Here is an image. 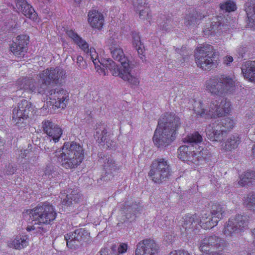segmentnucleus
<instances>
[{"label":"nucleus","mask_w":255,"mask_h":255,"mask_svg":"<svg viewBox=\"0 0 255 255\" xmlns=\"http://www.w3.org/2000/svg\"><path fill=\"white\" fill-rule=\"evenodd\" d=\"M114 178V174L111 172L106 171L104 175L97 180L99 185H104L108 181L112 180Z\"/></svg>","instance_id":"ea45409f"},{"label":"nucleus","mask_w":255,"mask_h":255,"mask_svg":"<svg viewBox=\"0 0 255 255\" xmlns=\"http://www.w3.org/2000/svg\"><path fill=\"white\" fill-rule=\"evenodd\" d=\"M33 108L31 103L26 100H22L18 103L17 107L13 110L12 120L15 124L23 123L29 117L30 112Z\"/></svg>","instance_id":"f8f14e48"},{"label":"nucleus","mask_w":255,"mask_h":255,"mask_svg":"<svg viewBox=\"0 0 255 255\" xmlns=\"http://www.w3.org/2000/svg\"><path fill=\"white\" fill-rule=\"evenodd\" d=\"M128 248V245L126 244H121L118 248V253L119 254H123L125 253Z\"/></svg>","instance_id":"8fccbe9b"},{"label":"nucleus","mask_w":255,"mask_h":255,"mask_svg":"<svg viewBox=\"0 0 255 255\" xmlns=\"http://www.w3.org/2000/svg\"><path fill=\"white\" fill-rule=\"evenodd\" d=\"M77 64L80 69H83L86 68V62L84 61L83 58L81 56H78L77 57Z\"/></svg>","instance_id":"49530a36"},{"label":"nucleus","mask_w":255,"mask_h":255,"mask_svg":"<svg viewBox=\"0 0 255 255\" xmlns=\"http://www.w3.org/2000/svg\"><path fill=\"white\" fill-rule=\"evenodd\" d=\"M203 140L202 136L198 132H194L193 133L189 134L183 139L184 142H187L194 146V145H197L201 143Z\"/></svg>","instance_id":"f704fd0d"},{"label":"nucleus","mask_w":255,"mask_h":255,"mask_svg":"<svg viewBox=\"0 0 255 255\" xmlns=\"http://www.w3.org/2000/svg\"><path fill=\"white\" fill-rule=\"evenodd\" d=\"M113 58L121 64L120 68H123L124 69L128 70V73L129 75H134L132 71V68L129 64V60L127 57L123 52V49L121 47L117 48H113L110 50Z\"/></svg>","instance_id":"aec40b11"},{"label":"nucleus","mask_w":255,"mask_h":255,"mask_svg":"<svg viewBox=\"0 0 255 255\" xmlns=\"http://www.w3.org/2000/svg\"><path fill=\"white\" fill-rule=\"evenodd\" d=\"M255 181V172L248 171L241 175L238 183L240 186L249 185Z\"/></svg>","instance_id":"473e14b6"},{"label":"nucleus","mask_w":255,"mask_h":255,"mask_svg":"<svg viewBox=\"0 0 255 255\" xmlns=\"http://www.w3.org/2000/svg\"><path fill=\"white\" fill-rule=\"evenodd\" d=\"M48 95L50 102L57 108H64L69 100V94L66 90L59 88L51 90Z\"/></svg>","instance_id":"4468645a"},{"label":"nucleus","mask_w":255,"mask_h":255,"mask_svg":"<svg viewBox=\"0 0 255 255\" xmlns=\"http://www.w3.org/2000/svg\"><path fill=\"white\" fill-rule=\"evenodd\" d=\"M20 152V153H19V155L20 157H21V158H24L25 157H26V156L28 154L29 151L27 149H25L23 150H21Z\"/></svg>","instance_id":"5fc2aeb1"},{"label":"nucleus","mask_w":255,"mask_h":255,"mask_svg":"<svg viewBox=\"0 0 255 255\" xmlns=\"http://www.w3.org/2000/svg\"><path fill=\"white\" fill-rule=\"evenodd\" d=\"M242 72L246 79L255 82V62L248 61L246 62L242 67Z\"/></svg>","instance_id":"cd10ccee"},{"label":"nucleus","mask_w":255,"mask_h":255,"mask_svg":"<svg viewBox=\"0 0 255 255\" xmlns=\"http://www.w3.org/2000/svg\"><path fill=\"white\" fill-rule=\"evenodd\" d=\"M204 3L208 2L210 1V0H202Z\"/></svg>","instance_id":"0e129e2a"},{"label":"nucleus","mask_w":255,"mask_h":255,"mask_svg":"<svg viewBox=\"0 0 255 255\" xmlns=\"http://www.w3.org/2000/svg\"><path fill=\"white\" fill-rule=\"evenodd\" d=\"M46 224H35L33 226H28L26 228V230L28 232L34 231V233L39 234L40 235H44L47 233L49 230V227H44Z\"/></svg>","instance_id":"c9c22d12"},{"label":"nucleus","mask_w":255,"mask_h":255,"mask_svg":"<svg viewBox=\"0 0 255 255\" xmlns=\"http://www.w3.org/2000/svg\"><path fill=\"white\" fill-rule=\"evenodd\" d=\"M209 255H224L223 254H220L218 252H211V253H209Z\"/></svg>","instance_id":"13d9d810"},{"label":"nucleus","mask_w":255,"mask_h":255,"mask_svg":"<svg viewBox=\"0 0 255 255\" xmlns=\"http://www.w3.org/2000/svg\"><path fill=\"white\" fill-rule=\"evenodd\" d=\"M29 244L27 235H19L8 243V246L15 250H20L26 247Z\"/></svg>","instance_id":"a878e982"},{"label":"nucleus","mask_w":255,"mask_h":255,"mask_svg":"<svg viewBox=\"0 0 255 255\" xmlns=\"http://www.w3.org/2000/svg\"><path fill=\"white\" fill-rule=\"evenodd\" d=\"M28 36L25 34H22L17 36L15 41L13 43L20 45L22 47H26L28 43Z\"/></svg>","instance_id":"a19ab883"},{"label":"nucleus","mask_w":255,"mask_h":255,"mask_svg":"<svg viewBox=\"0 0 255 255\" xmlns=\"http://www.w3.org/2000/svg\"><path fill=\"white\" fill-rule=\"evenodd\" d=\"M233 61V58L231 56H226L224 58L223 63L226 66H229Z\"/></svg>","instance_id":"3c124183"},{"label":"nucleus","mask_w":255,"mask_h":255,"mask_svg":"<svg viewBox=\"0 0 255 255\" xmlns=\"http://www.w3.org/2000/svg\"><path fill=\"white\" fill-rule=\"evenodd\" d=\"M204 17V15H198L197 12L189 13L185 17V24L189 27H193L198 23L200 19Z\"/></svg>","instance_id":"72a5a7b5"},{"label":"nucleus","mask_w":255,"mask_h":255,"mask_svg":"<svg viewBox=\"0 0 255 255\" xmlns=\"http://www.w3.org/2000/svg\"><path fill=\"white\" fill-rule=\"evenodd\" d=\"M107 43L109 47L110 50L113 49L112 48L114 49L120 47L119 45V41L118 39L116 37V35H113L110 37V38L108 39Z\"/></svg>","instance_id":"37998d69"},{"label":"nucleus","mask_w":255,"mask_h":255,"mask_svg":"<svg viewBox=\"0 0 255 255\" xmlns=\"http://www.w3.org/2000/svg\"><path fill=\"white\" fill-rule=\"evenodd\" d=\"M178 157L183 161H187L189 164L197 165L199 162L203 160V151L195 152L192 151L191 147L182 145L178 148Z\"/></svg>","instance_id":"ddd939ff"},{"label":"nucleus","mask_w":255,"mask_h":255,"mask_svg":"<svg viewBox=\"0 0 255 255\" xmlns=\"http://www.w3.org/2000/svg\"><path fill=\"white\" fill-rule=\"evenodd\" d=\"M181 125L179 118L173 113H166L158 120L153 141L159 148H164L174 139L175 131Z\"/></svg>","instance_id":"7ed1b4c3"},{"label":"nucleus","mask_w":255,"mask_h":255,"mask_svg":"<svg viewBox=\"0 0 255 255\" xmlns=\"http://www.w3.org/2000/svg\"><path fill=\"white\" fill-rule=\"evenodd\" d=\"M98 255H110L107 249H103L99 252Z\"/></svg>","instance_id":"6e6d98bb"},{"label":"nucleus","mask_w":255,"mask_h":255,"mask_svg":"<svg viewBox=\"0 0 255 255\" xmlns=\"http://www.w3.org/2000/svg\"><path fill=\"white\" fill-rule=\"evenodd\" d=\"M112 250L114 251H116V249H117V247L115 245H113L111 248Z\"/></svg>","instance_id":"680f3d73"},{"label":"nucleus","mask_w":255,"mask_h":255,"mask_svg":"<svg viewBox=\"0 0 255 255\" xmlns=\"http://www.w3.org/2000/svg\"><path fill=\"white\" fill-rule=\"evenodd\" d=\"M224 241L215 235L206 237L201 240L199 249L202 252H207L211 248H219L223 246Z\"/></svg>","instance_id":"6ab92c4d"},{"label":"nucleus","mask_w":255,"mask_h":255,"mask_svg":"<svg viewBox=\"0 0 255 255\" xmlns=\"http://www.w3.org/2000/svg\"><path fill=\"white\" fill-rule=\"evenodd\" d=\"M171 22L170 20H168V21L167 22H165L163 24H160V27L161 29H162L163 30H168L169 28V27H167L168 25H169V24Z\"/></svg>","instance_id":"864d4df0"},{"label":"nucleus","mask_w":255,"mask_h":255,"mask_svg":"<svg viewBox=\"0 0 255 255\" xmlns=\"http://www.w3.org/2000/svg\"><path fill=\"white\" fill-rule=\"evenodd\" d=\"M223 26L224 25H222V23L220 22L219 18L216 17L214 20L211 22L209 30L212 32H214L216 30H219L221 29V27Z\"/></svg>","instance_id":"c03bdc74"},{"label":"nucleus","mask_w":255,"mask_h":255,"mask_svg":"<svg viewBox=\"0 0 255 255\" xmlns=\"http://www.w3.org/2000/svg\"><path fill=\"white\" fill-rule=\"evenodd\" d=\"M16 171V168L12 165L9 164L6 169V172L7 174H13Z\"/></svg>","instance_id":"603ef678"},{"label":"nucleus","mask_w":255,"mask_h":255,"mask_svg":"<svg viewBox=\"0 0 255 255\" xmlns=\"http://www.w3.org/2000/svg\"><path fill=\"white\" fill-rule=\"evenodd\" d=\"M169 255H190L188 252L184 250L174 251L171 252Z\"/></svg>","instance_id":"09e8293b"},{"label":"nucleus","mask_w":255,"mask_h":255,"mask_svg":"<svg viewBox=\"0 0 255 255\" xmlns=\"http://www.w3.org/2000/svg\"><path fill=\"white\" fill-rule=\"evenodd\" d=\"M218 52L210 45L200 46L195 51V61L198 66L203 70H210L215 65Z\"/></svg>","instance_id":"0eeeda50"},{"label":"nucleus","mask_w":255,"mask_h":255,"mask_svg":"<svg viewBox=\"0 0 255 255\" xmlns=\"http://www.w3.org/2000/svg\"><path fill=\"white\" fill-rule=\"evenodd\" d=\"M132 44L134 48L135 49L139 57L141 60L145 58V56L143 55L144 51V47L140 40V37L139 34L136 32L132 33Z\"/></svg>","instance_id":"7c9ffc66"},{"label":"nucleus","mask_w":255,"mask_h":255,"mask_svg":"<svg viewBox=\"0 0 255 255\" xmlns=\"http://www.w3.org/2000/svg\"><path fill=\"white\" fill-rule=\"evenodd\" d=\"M219 125H221L222 128H224L225 130V133L228 130H231L233 128L235 125L234 121L229 118L222 119Z\"/></svg>","instance_id":"58836bf2"},{"label":"nucleus","mask_w":255,"mask_h":255,"mask_svg":"<svg viewBox=\"0 0 255 255\" xmlns=\"http://www.w3.org/2000/svg\"><path fill=\"white\" fill-rule=\"evenodd\" d=\"M167 218V217L164 218V219L165 220V222L164 223H162V219H160L159 220H158V223H157L158 226L159 227H164V226H167L169 225L170 224L171 221H172V220L166 219V218Z\"/></svg>","instance_id":"de8ad7c7"},{"label":"nucleus","mask_w":255,"mask_h":255,"mask_svg":"<svg viewBox=\"0 0 255 255\" xmlns=\"http://www.w3.org/2000/svg\"><path fill=\"white\" fill-rule=\"evenodd\" d=\"M84 157L83 146L79 143L72 141L64 144L62 152L58 156V160L64 168L73 169L81 164Z\"/></svg>","instance_id":"20e7f679"},{"label":"nucleus","mask_w":255,"mask_h":255,"mask_svg":"<svg viewBox=\"0 0 255 255\" xmlns=\"http://www.w3.org/2000/svg\"><path fill=\"white\" fill-rule=\"evenodd\" d=\"M108 128L105 124H98L96 128L94 134L96 141L101 144L106 143L108 148H112L115 146V142L108 138Z\"/></svg>","instance_id":"dca6fc26"},{"label":"nucleus","mask_w":255,"mask_h":255,"mask_svg":"<svg viewBox=\"0 0 255 255\" xmlns=\"http://www.w3.org/2000/svg\"><path fill=\"white\" fill-rule=\"evenodd\" d=\"M226 210V207L221 204H215L212 206L210 215L213 218L212 220L214 223L217 224L219 221L224 218Z\"/></svg>","instance_id":"c756f323"},{"label":"nucleus","mask_w":255,"mask_h":255,"mask_svg":"<svg viewBox=\"0 0 255 255\" xmlns=\"http://www.w3.org/2000/svg\"><path fill=\"white\" fill-rule=\"evenodd\" d=\"M241 142V138L237 134L230 135L222 144V148L225 151H230L238 147Z\"/></svg>","instance_id":"c85d7f7f"},{"label":"nucleus","mask_w":255,"mask_h":255,"mask_svg":"<svg viewBox=\"0 0 255 255\" xmlns=\"http://www.w3.org/2000/svg\"><path fill=\"white\" fill-rule=\"evenodd\" d=\"M10 50L15 56L22 57L27 50V47H22L13 43L10 47Z\"/></svg>","instance_id":"e433bc0d"},{"label":"nucleus","mask_w":255,"mask_h":255,"mask_svg":"<svg viewBox=\"0 0 255 255\" xmlns=\"http://www.w3.org/2000/svg\"><path fill=\"white\" fill-rule=\"evenodd\" d=\"M248 21L247 25L253 30H255V0H250L245 4Z\"/></svg>","instance_id":"393cba45"},{"label":"nucleus","mask_w":255,"mask_h":255,"mask_svg":"<svg viewBox=\"0 0 255 255\" xmlns=\"http://www.w3.org/2000/svg\"><path fill=\"white\" fill-rule=\"evenodd\" d=\"M199 225V218L196 214H186L180 221V225L182 228L181 232L190 233L197 228Z\"/></svg>","instance_id":"a211bd4d"},{"label":"nucleus","mask_w":255,"mask_h":255,"mask_svg":"<svg viewBox=\"0 0 255 255\" xmlns=\"http://www.w3.org/2000/svg\"><path fill=\"white\" fill-rule=\"evenodd\" d=\"M158 251V246L154 241L145 239L136 245L135 255H155Z\"/></svg>","instance_id":"2eb2a0df"},{"label":"nucleus","mask_w":255,"mask_h":255,"mask_svg":"<svg viewBox=\"0 0 255 255\" xmlns=\"http://www.w3.org/2000/svg\"><path fill=\"white\" fill-rule=\"evenodd\" d=\"M67 35L71 38L78 46L87 54L88 57L91 59L97 70L101 69V66L109 69L113 75L119 76L125 81H127L132 86H137L139 83V77L134 75H129L128 70L123 68H119L115 62L110 59H101L100 60L98 55L94 48H89V44L74 30H67Z\"/></svg>","instance_id":"f257e3e1"},{"label":"nucleus","mask_w":255,"mask_h":255,"mask_svg":"<svg viewBox=\"0 0 255 255\" xmlns=\"http://www.w3.org/2000/svg\"><path fill=\"white\" fill-rule=\"evenodd\" d=\"M220 7L222 9L225 10L226 11L230 12L234 11L236 9V5L233 1H228L222 4Z\"/></svg>","instance_id":"79ce46f5"},{"label":"nucleus","mask_w":255,"mask_h":255,"mask_svg":"<svg viewBox=\"0 0 255 255\" xmlns=\"http://www.w3.org/2000/svg\"><path fill=\"white\" fill-rule=\"evenodd\" d=\"M185 48L186 47H182V48L181 49H179V48H176V51H177V52L179 53L181 55H183V54H182L181 52V50H185Z\"/></svg>","instance_id":"4d7b16f0"},{"label":"nucleus","mask_w":255,"mask_h":255,"mask_svg":"<svg viewBox=\"0 0 255 255\" xmlns=\"http://www.w3.org/2000/svg\"><path fill=\"white\" fill-rule=\"evenodd\" d=\"M254 134H255V131H254Z\"/></svg>","instance_id":"69168bd1"},{"label":"nucleus","mask_w":255,"mask_h":255,"mask_svg":"<svg viewBox=\"0 0 255 255\" xmlns=\"http://www.w3.org/2000/svg\"><path fill=\"white\" fill-rule=\"evenodd\" d=\"M246 200L247 205L252 208V210L255 212V192L249 194Z\"/></svg>","instance_id":"a18cd8bd"},{"label":"nucleus","mask_w":255,"mask_h":255,"mask_svg":"<svg viewBox=\"0 0 255 255\" xmlns=\"http://www.w3.org/2000/svg\"><path fill=\"white\" fill-rule=\"evenodd\" d=\"M170 167L164 158H157L150 165L148 176L155 183H160L166 180L170 175Z\"/></svg>","instance_id":"1a4fd4ad"},{"label":"nucleus","mask_w":255,"mask_h":255,"mask_svg":"<svg viewBox=\"0 0 255 255\" xmlns=\"http://www.w3.org/2000/svg\"><path fill=\"white\" fill-rule=\"evenodd\" d=\"M225 129L221 125L213 124L207 127L206 132L208 138L212 141H220L223 139Z\"/></svg>","instance_id":"4be33fe9"},{"label":"nucleus","mask_w":255,"mask_h":255,"mask_svg":"<svg viewBox=\"0 0 255 255\" xmlns=\"http://www.w3.org/2000/svg\"><path fill=\"white\" fill-rule=\"evenodd\" d=\"M61 204L63 205L69 206L73 203H77L81 198V196L77 189H69L64 192L61 193Z\"/></svg>","instance_id":"412c9836"},{"label":"nucleus","mask_w":255,"mask_h":255,"mask_svg":"<svg viewBox=\"0 0 255 255\" xmlns=\"http://www.w3.org/2000/svg\"><path fill=\"white\" fill-rule=\"evenodd\" d=\"M212 219L213 218L210 214H202L199 217V225L204 229H211L217 225L216 223H214Z\"/></svg>","instance_id":"2f4dec72"},{"label":"nucleus","mask_w":255,"mask_h":255,"mask_svg":"<svg viewBox=\"0 0 255 255\" xmlns=\"http://www.w3.org/2000/svg\"><path fill=\"white\" fill-rule=\"evenodd\" d=\"M205 85L211 95L222 97L235 90L236 80L234 76L223 75L207 80Z\"/></svg>","instance_id":"423d86ee"},{"label":"nucleus","mask_w":255,"mask_h":255,"mask_svg":"<svg viewBox=\"0 0 255 255\" xmlns=\"http://www.w3.org/2000/svg\"><path fill=\"white\" fill-rule=\"evenodd\" d=\"M133 5L135 11L139 12L140 19L147 20L151 19V12L145 0H134Z\"/></svg>","instance_id":"b1692460"},{"label":"nucleus","mask_w":255,"mask_h":255,"mask_svg":"<svg viewBox=\"0 0 255 255\" xmlns=\"http://www.w3.org/2000/svg\"><path fill=\"white\" fill-rule=\"evenodd\" d=\"M252 153L253 156L255 157V144L253 145L252 147Z\"/></svg>","instance_id":"bf43d9fd"},{"label":"nucleus","mask_w":255,"mask_h":255,"mask_svg":"<svg viewBox=\"0 0 255 255\" xmlns=\"http://www.w3.org/2000/svg\"><path fill=\"white\" fill-rule=\"evenodd\" d=\"M88 17V21L92 27L97 29L102 27L104 20L102 13L96 10H92L89 11Z\"/></svg>","instance_id":"bb28decb"},{"label":"nucleus","mask_w":255,"mask_h":255,"mask_svg":"<svg viewBox=\"0 0 255 255\" xmlns=\"http://www.w3.org/2000/svg\"><path fill=\"white\" fill-rule=\"evenodd\" d=\"M254 245L255 246V240L254 241ZM248 255H255V254H254V253L253 252L252 253H250V254Z\"/></svg>","instance_id":"e2e57ef3"},{"label":"nucleus","mask_w":255,"mask_h":255,"mask_svg":"<svg viewBox=\"0 0 255 255\" xmlns=\"http://www.w3.org/2000/svg\"><path fill=\"white\" fill-rule=\"evenodd\" d=\"M42 126L44 133L51 137L55 143L59 141L62 134V130L59 126L50 120L43 121Z\"/></svg>","instance_id":"f3484780"},{"label":"nucleus","mask_w":255,"mask_h":255,"mask_svg":"<svg viewBox=\"0 0 255 255\" xmlns=\"http://www.w3.org/2000/svg\"><path fill=\"white\" fill-rule=\"evenodd\" d=\"M16 6L19 12L32 20L37 18V14L32 6L25 0H15Z\"/></svg>","instance_id":"5701e85b"},{"label":"nucleus","mask_w":255,"mask_h":255,"mask_svg":"<svg viewBox=\"0 0 255 255\" xmlns=\"http://www.w3.org/2000/svg\"><path fill=\"white\" fill-rule=\"evenodd\" d=\"M68 248L76 250L89 243L91 241L90 233L84 228L76 229L64 236Z\"/></svg>","instance_id":"9d476101"},{"label":"nucleus","mask_w":255,"mask_h":255,"mask_svg":"<svg viewBox=\"0 0 255 255\" xmlns=\"http://www.w3.org/2000/svg\"><path fill=\"white\" fill-rule=\"evenodd\" d=\"M248 219L246 216L236 215L230 218L225 225L223 234L228 237H236L248 227Z\"/></svg>","instance_id":"9b49d317"},{"label":"nucleus","mask_w":255,"mask_h":255,"mask_svg":"<svg viewBox=\"0 0 255 255\" xmlns=\"http://www.w3.org/2000/svg\"><path fill=\"white\" fill-rule=\"evenodd\" d=\"M48 168H49V167H48V168L46 169V170H45V174H46V175L48 174V175L49 176V175H50V172H49V170H48ZM51 174H52V173H51Z\"/></svg>","instance_id":"052dcab7"},{"label":"nucleus","mask_w":255,"mask_h":255,"mask_svg":"<svg viewBox=\"0 0 255 255\" xmlns=\"http://www.w3.org/2000/svg\"><path fill=\"white\" fill-rule=\"evenodd\" d=\"M29 215L30 218L35 222V224L49 225L55 219L57 213L53 206L43 204L30 210Z\"/></svg>","instance_id":"6e6552de"},{"label":"nucleus","mask_w":255,"mask_h":255,"mask_svg":"<svg viewBox=\"0 0 255 255\" xmlns=\"http://www.w3.org/2000/svg\"><path fill=\"white\" fill-rule=\"evenodd\" d=\"M104 167L106 171L111 172L112 174L119 169L115 161L110 157L106 158Z\"/></svg>","instance_id":"4c0bfd02"},{"label":"nucleus","mask_w":255,"mask_h":255,"mask_svg":"<svg viewBox=\"0 0 255 255\" xmlns=\"http://www.w3.org/2000/svg\"><path fill=\"white\" fill-rule=\"evenodd\" d=\"M65 75V72L60 68H47L37 75L39 80L37 85L34 79L23 78L17 81V88L20 90L24 89L30 92L43 94L51 82L55 84L61 83Z\"/></svg>","instance_id":"f03ea898"},{"label":"nucleus","mask_w":255,"mask_h":255,"mask_svg":"<svg viewBox=\"0 0 255 255\" xmlns=\"http://www.w3.org/2000/svg\"><path fill=\"white\" fill-rule=\"evenodd\" d=\"M206 104L205 102L201 101H195L193 105L194 112L201 116L207 115L215 118L225 116L232 111L231 102L226 98L220 102L218 100H213L208 107H205Z\"/></svg>","instance_id":"39448f33"}]
</instances>
